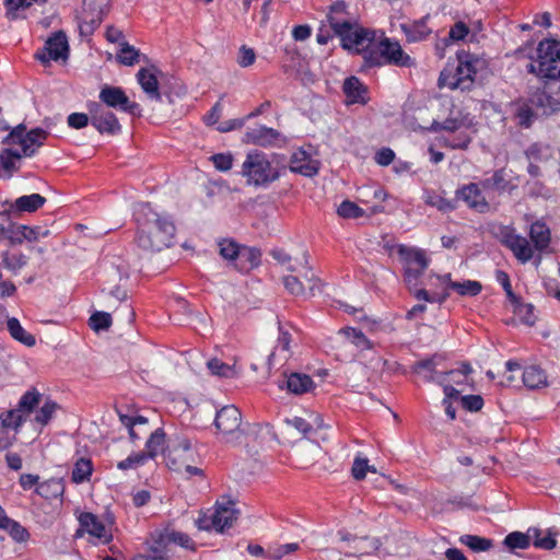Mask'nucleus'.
Returning a JSON list of instances; mask_svg holds the SVG:
<instances>
[{"label": "nucleus", "mask_w": 560, "mask_h": 560, "mask_svg": "<svg viewBox=\"0 0 560 560\" xmlns=\"http://www.w3.org/2000/svg\"><path fill=\"white\" fill-rule=\"evenodd\" d=\"M137 223L136 243L145 252H161L171 247L176 226L171 217L158 213L150 203H143L135 213Z\"/></svg>", "instance_id": "f257e3e1"}, {"label": "nucleus", "mask_w": 560, "mask_h": 560, "mask_svg": "<svg viewBox=\"0 0 560 560\" xmlns=\"http://www.w3.org/2000/svg\"><path fill=\"white\" fill-rule=\"evenodd\" d=\"M560 42L544 39L538 44L537 58L526 66L527 72L535 74L541 82L542 92L552 108V114L560 110Z\"/></svg>", "instance_id": "f03ea898"}, {"label": "nucleus", "mask_w": 560, "mask_h": 560, "mask_svg": "<svg viewBox=\"0 0 560 560\" xmlns=\"http://www.w3.org/2000/svg\"><path fill=\"white\" fill-rule=\"evenodd\" d=\"M385 65L411 68L416 66V61L404 51L397 40L384 36L381 40L375 42L371 51H368L365 63L361 65L360 70L366 71Z\"/></svg>", "instance_id": "7ed1b4c3"}, {"label": "nucleus", "mask_w": 560, "mask_h": 560, "mask_svg": "<svg viewBox=\"0 0 560 560\" xmlns=\"http://www.w3.org/2000/svg\"><path fill=\"white\" fill-rule=\"evenodd\" d=\"M513 119L521 128H530L539 116L552 115L548 97L540 88L529 92L527 97H520L511 104Z\"/></svg>", "instance_id": "20e7f679"}, {"label": "nucleus", "mask_w": 560, "mask_h": 560, "mask_svg": "<svg viewBox=\"0 0 560 560\" xmlns=\"http://www.w3.org/2000/svg\"><path fill=\"white\" fill-rule=\"evenodd\" d=\"M339 30L335 36L340 38V46L351 55L362 56L363 62L368 51H371L376 42V33L372 28L363 27L357 21L351 24H337Z\"/></svg>", "instance_id": "39448f33"}, {"label": "nucleus", "mask_w": 560, "mask_h": 560, "mask_svg": "<svg viewBox=\"0 0 560 560\" xmlns=\"http://www.w3.org/2000/svg\"><path fill=\"white\" fill-rule=\"evenodd\" d=\"M242 174L247 177L249 184L255 186H267L280 176L278 168L271 165L267 155L257 150L246 155L242 165Z\"/></svg>", "instance_id": "423d86ee"}, {"label": "nucleus", "mask_w": 560, "mask_h": 560, "mask_svg": "<svg viewBox=\"0 0 560 560\" xmlns=\"http://www.w3.org/2000/svg\"><path fill=\"white\" fill-rule=\"evenodd\" d=\"M241 425L242 413L235 406H224L217 411L214 427L225 443H241Z\"/></svg>", "instance_id": "0eeeda50"}, {"label": "nucleus", "mask_w": 560, "mask_h": 560, "mask_svg": "<svg viewBox=\"0 0 560 560\" xmlns=\"http://www.w3.org/2000/svg\"><path fill=\"white\" fill-rule=\"evenodd\" d=\"M398 254L405 260V282L411 287L417 285L419 278L423 275L429 265V259L422 249L407 248L400 245Z\"/></svg>", "instance_id": "6e6552de"}, {"label": "nucleus", "mask_w": 560, "mask_h": 560, "mask_svg": "<svg viewBox=\"0 0 560 560\" xmlns=\"http://www.w3.org/2000/svg\"><path fill=\"white\" fill-rule=\"evenodd\" d=\"M98 98L107 107L121 110L131 115L132 117L142 116V109L140 105L130 101L120 86L105 85L102 88Z\"/></svg>", "instance_id": "1a4fd4ad"}, {"label": "nucleus", "mask_w": 560, "mask_h": 560, "mask_svg": "<svg viewBox=\"0 0 560 560\" xmlns=\"http://www.w3.org/2000/svg\"><path fill=\"white\" fill-rule=\"evenodd\" d=\"M91 125L100 132L107 135H117L121 131V126L116 115L105 108L102 104L93 102L89 104Z\"/></svg>", "instance_id": "9d476101"}, {"label": "nucleus", "mask_w": 560, "mask_h": 560, "mask_svg": "<svg viewBox=\"0 0 560 560\" xmlns=\"http://www.w3.org/2000/svg\"><path fill=\"white\" fill-rule=\"evenodd\" d=\"M69 56V44L66 33L58 31L54 33L45 43L42 51L36 52L35 57L42 63L48 65L50 60L58 61L67 59Z\"/></svg>", "instance_id": "9b49d317"}, {"label": "nucleus", "mask_w": 560, "mask_h": 560, "mask_svg": "<svg viewBox=\"0 0 560 560\" xmlns=\"http://www.w3.org/2000/svg\"><path fill=\"white\" fill-rule=\"evenodd\" d=\"M79 524L80 528L77 529L75 537H81L84 533H88L102 540L103 544H109L113 539L112 534H107L105 525L91 512H82L79 516Z\"/></svg>", "instance_id": "f8f14e48"}, {"label": "nucleus", "mask_w": 560, "mask_h": 560, "mask_svg": "<svg viewBox=\"0 0 560 560\" xmlns=\"http://www.w3.org/2000/svg\"><path fill=\"white\" fill-rule=\"evenodd\" d=\"M456 199H460L466 202L468 208L479 212L486 213L489 211L490 206L481 192L478 184L469 183L457 188L455 191Z\"/></svg>", "instance_id": "ddd939ff"}, {"label": "nucleus", "mask_w": 560, "mask_h": 560, "mask_svg": "<svg viewBox=\"0 0 560 560\" xmlns=\"http://www.w3.org/2000/svg\"><path fill=\"white\" fill-rule=\"evenodd\" d=\"M319 161L312 158V154L299 148L290 158V171L306 177H313L318 174Z\"/></svg>", "instance_id": "4468645a"}, {"label": "nucleus", "mask_w": 560, "mask_h": 560, "mask_svg": "<svg viewBox=\"0 0 560 560\" xmlns=\"http://www.w3.org/2000/svg\"><path fill=\"white\" fill-rule=\"evenodd\" d=\"M466 68L457 61V66L453 69L450 66L444 68L439 77L438 84L440 88L447 86L451 90L470 91L469 80L466 78Z\"/></svg>", "instance_id": "2eb2a0df"}, {"label": "nucleus", "mask_w": 560, "mask_h": 560, "mask_svg": "<svg viewBox=\"0 0 560 560\" xmlns=\"http://www.w3.org/2000/svg\"><path fill=\"white\" fill-rule=\"evenodd\" d=\"M315 384L313 378L304 373H283L282 378L278 381L280 389H287L288 393L293 395H303L311 392Z\"/></svg>", "instance_id": "dca6fc26"}, {"label": "nucleus", "mask_w": 560, "mask_h": 560, "mask_svg": "<svg viewBox=\"0 0 560 560\" xmlns=\"http://www.w3.org/2000/svg\"><path fill=\"white\" fill-rule=\"evenodd\" d=\"M8 238L12 244H22L24 241L34 242L39 237H47L50 232L40 226H27L11 223L7 230Z\"/></svg>", "instance_id": "f3484780"}, {"label": "nucleus", "mask_w": 560, "mask_h": 560, "mask_svg": "<svg viewBox=\"0 0 560 560\" xmlns=\"http://www.w3.org/2000/svg\"><path fill=\"white\" fill-rule=\"evenodd\" d=\"M234 505L235 503L232 500H228L225 503H217V509L212 514V525L218 533H223L226 528L232 527L237 520L240 511Z\"/></svg>", "instance_id": "a211bd4d"}, {"label": "nucleus", "mask_w": 560, "mask_h": 560, "mask_svg": "<svg viewBox=\"0 0 560 560\" xmlns=\"http://www.w3.org/2000/svg\"><path fill=\"white\" fill-rule=\"evenodd\" d=\"M280 138V132L273 128L266 126H258L257 128L248 129L244 133L243 142L259 147L273 145Z\"/></svg>", "instance_id": "6ab92c4d"}, {"label": "nucleus", "mask_w": 560, "mask_h": 560, "mask_svg": "<svg viewBox=\"0 0 560 560\" xmlns=\"http://www.w3.org/2000/svg\"><path fill=\"white\" fill-rule=\"evenodd\" d=\"M161 73L154 65L150 68H141L137 73V80L143 92L155 101H161L162 95L159 90L158 74Z\"/></svg>", "instance_id": "aec40b11"}, {"label": "nucleus", "mask_w": 560, "mask_h": 560, "mask_svg": "<svg viewBox=\"0 0 560 560\" xmlns=\"http://www.w3.org/2000/svg\"><path fill=\"white\" fill-rule=\"evenodd\" d=\"M342 91L347 97L348 104L365 105L370 100L368 86L364 85L360 79L354 75H351L345 80Z\"/></svg>", "instance_id": "412c9836"}, {"label": "nucleus", "mask_w": 560, "mask_h": 560, "mask_svg": "<svg viewBox=\"0 0 560 560\" xmlns=\"http://www.w3.org/2000/svg\"><path fill=\"white\" fill-rule=\"evenodd\" d=\"M457 61H460V65H463L466 68V78L469 80V89H472L474 82L477 78V74L486 69L487 61L483 58H480L469 51H466L464 49L458 50L456 52Z\"/></svg>", "instance_id": "4be33fe9"}, {"label": "nucleus", "mask_w": 560, "mask_h": 560, "mask_svg": "<svg viewBox=\"0 0 560 560\" xmlns=\"http://www.w3.org/2000/svg\"><path fill=\"white\" fill-rule=\"evenodd\" d=\"M108 5V0H83V10L85 18L91 15L90 21H84V25L89 28L90 32H93L96 27H98L103 21V18L106 13V8Z\"/></svg>", "instance_id": "5701e85b"}, {"label": "nucleus", "mask_w": 560, "mask_h": 560, "mask_svg": "<svg viewBox=\"0 0 560 560\" xmlns=\"http://www.w3.org/2000/svg\"><path fill=\"white\" fill-rule=\"evenodd\" d=\"M261 262V250L257 247L242 246L237 260L234 262L235 269L240 272H248L257 268Z\"/></svg>", "instance_id": "b1692460"}, {"label": "nucleus", "mask_w": 560, "mask_h": 560, "mask_svg": "<svg viewBox=\"0 0 560 560\" xmlns=\"http://www.w3.org/2000/svg\"><path fill=\"white\" fill-rule=\"evenodd\" d=\"M347 7L348 5L343 0H338L329 7V11L327 13V22L329 23L334 35H336L339 30L337 24H351L353 22L347 19Z\"/></svg>", "instance_id": "393cba45"}, {"label": "nucleus", "mask_w": 560, "mask_h": 560, "mask_svg": "<svg viewBox=\"0 0 560 560\" xmlns=\"http://www.w3.org/2000/svg\"><path fill=\"white\" fill-rule=\"evenodd\" d=\"M529 237L534 243V247L539 252H544L550 244V229L546 223L536 221L530 225Z\"/></svg>", "instance_id": "a878e982"}, {"label": "nucleus", "mask_w": 560, "mask_h": 560, "mask_svg": "<svg viewBox=\"0 0 560 560\" xmlns=\"http://www.w3.org/2000/svg\"><path fill=\"white\" fill-rule=\"evenodd\" d=\"M524 385L529 389L542 388L548 385L546 372L538 365H529L522 374Z\"/></svg>", "instance_id": "bb28decb"}, {"label": "nucleus", "mask_w": 560, "mask_h": 560, "mask_svg": "<svg viewBox=\"0 0 560 560\" xmlns=\"http://www.w3.org/2000/svg\"><path fill=\"white\" fill-rule=\"evenodd\" d=\"M49 136V132L42 128H34L26 131L25 144H23L22 153L25 156H33L37 149L44 144V141Z\"/></svg>", "instance_id": "cd10ccee"}, {"label": "nucleus", "mask_w": 560, "mask_h": 560, "mask_svg": "<svg viewBox=\"0 0 560 560\" xmlns=\"http://www.w3.org/2000/svg\"><path fill=\"white\" fill-rule=\"evenodd\" d=\"M46 202V198L39 194L24 195L15 199L12 208L18 212H35Z\"/></svg>", "instance_id": "c85d7f7f"}, {"label": "nucleus", "mask_w": 560, "mask_h": 560, "mask_svg": "<svg viewBox=\"0 0 560 560\" xmlns=\"http://www.w3.org/2000/svg\"><path fill=\"white\" fill-rule=\"evenodd\" d=\"M423 200L425 205L436 208L439 211L447 213L457 208V199H446L434 190H424Z\"/></svg>", "instance_id": "c756f323"}, {"label": "nucleus", "mask_w": 560, "mask_h": 560, "mask_svg": "<svg viewBox=\"0 0 560 560\" xmlns=\"http://www.w3.org/2000/svg\"><path fill=\"white\" fill-rule=\"evenodd\" d=\"M35 492L46 500H55L62 497L65 492V483L62 479L51 478L39 483Z\"/></svg>", "instance_id": "7c9ffc66"}, {"label": "nucleus", "mask_w": 560, "mask_h": 560, "mask_svg": "<svg viewBox=\"0 0 560 560\" xmlns=\"http://www.w3.org/2000/svg\"><path fill=\"white\" fill-rule=\"evenodd\" d=\"M22 154L18 150L14 149H3L0 154V177L10 178L14 172L19 170V166L15 165L16 160H21Z\"/></svg>", "instance_id": "2f4dec72"}, {"label": "nucleus", "mask_w": 560, "mask_h": 560, "mask_svg": "<svg viewBox=\"0 0 560 560\" xmlns=\"http://www.w3.org/2000/svg\"><path fill=\"white\" fill-rule=\"evenodd\" d=\"M152 545L149 548L150 557L152 560H167V546L170 542L166 539L164 530H156L152 535Z\"/></svg>", "instance_id": "473e14b6"}, {"label": "nucleus", "mask_w": 560, "mask_h": 560, "mask_svg": "<svg viewBox=\"0 0 560 560\" xmlns=\"http://www.w3.org/2000/svg\"><path fill=\"white\" fill-rule=\"evenodd\" d=\"M42 397L43 395L35 387H32L22 395L16 407L26 418L38 407Z\"/></svg>", "instance_id": "72a5a7b5"}, {"label": "nucleus", "mask_w": 560, "mask_h": 560, "mask_svg": "<svg viewBox=\"0 0 560 560\" xmlns=\"http://www.w3.org/2000/svg\"><path fill=\"white\" fill-rule=\"evenodd\" d=\"M165 445V432L162 428H158L154 432L151 433L150 438L145 443V451L143 454L148 459H153L156 457L160 451L164 452Z\"/></svg>", "instance_id": "f704fd0d"}, {"label": "nucleus", "mask_w": 560, "mask_h": 560, "mask_svg": "<svg viewBox=\"0 0 560 560\" xmlns=\"http://www.w3.org/2000/svg\"><path fill=\"white\" fill-rule=\"evenodd\" d=\"M93 472V463L91 458L80 457L75 460L72 472L71 480L74 483H83L90 480V477Z\"/></svg>", "instance_id": "c9c22d12"}, {"label": "nucleus", "mask_w": 560, "mask_h": 560, "mask_svg": "<svg viewBox=\"0 0 560 560\" xmlns=\"http://www.w3.org/2000/svg\"><path fill=\"white\" fill-rule=\"evenodd\" d=\"M402 31L406 35V38L409 43H416L425 39L430 33L431 30L428 27L425 21L419 20L413 22L411 25H402Z\"/></svg>", "instance_id": "e433bc0d"}, {"label": "nucleus", "mask_w": 560, "mask_h": 560, "mask_svg": "<svg viewBox=\"0 0 560 560\" xmlns=\"http://www.w3.org/2000/svg\"><path fill=\"white\" fill-rule=\"evenodd\" d=\"M10 335L21 343L32 347L36 343V339L32 334H28L20 324L19 319L11 317L7 322Z\"/></svg>", "instance_id": "4c0bfd02"}, {"label": "nucleus", "mask_w": 560, "mask_h": 560, "mask_svg": "<svg viewBox=\"0 0 560 560\" xmlns=\"http://www.w3.org/2000/svg\"><path fill=\"white\" fill-rule=\"evenodd\" d=\"M24 422L25 417L18 407L0 413V428L3 430L12 429L19 431Z\"/></svg>", "instance_id": "58836bf2"}, {"label": "nucleus", "mask_w": 560, "mask_h": 560, "mask_svg": "<svg viewBox=\"0 0 560 560\" xmlns=\"http://www.w3.org/2000/svg\"><path fill=\"white\" fill-rule=\"evenodd\" d=\"M516 257L518 261L522 264H525L533 258L534 252L528 243V241L518 235L517 241H514L509 247H508Z\"/></svg>", "instance_id": "ea45409f"}, {"label": "nucleus", "mask_w": 560, "mask_h": 560, "mask_svg": "<svg viewBox=\"0 0 560 560\" xmlns=\"http://www.w3.org/2000/svg\"><path fill=\"white\" fill-rule=\"evenodd\" d=\"M448 289L457 292L462 296H476L481 292L482 285L476 280H465L463 282L450 281Z\"/></svg>", "instance_id": "a19ab883"}, {"label": "nucleus", "mask_w": 560, "mask_h": 560, "mask_svg": "<svg viewBox=\"0 0 560 560\" xmlns=\"http://www.w3.org/2000/svg\"><path fill=\"white\" fill-rule=\"evenodd\" d=\"M27 260L28 258L24 254H11L9 252H3L1 254L0 266L13 273H18V271L27 264Z\"/></svg>", "instance_id": "79ce46f5"}, {"label": "nucleus", "mask_w": 560, "mask_h": 560, "mask_svg": "<svg viewBox=\"0 0 560 560\" xmlns=\"http://www.w3.org/2000/svg\"><path fill=\"white\" fill-rule=\"evenodd\" d=\"M140 51L127 42L120 44V49L116 55V59L124 66H133L139 62Z\"/></svg>", "instance_id": "37998d69"}, {"label": "nucleus", "mask_w": 560, "mask_h": 560, "mask_svg": "<svg viewBox=\"0 0 560 560\" xmlns=\"http://www.w3.org/2000/svg\"><path fill=\"white\" fill-rule=\"evenodd\" d=\"M503 544L511 551L515 549L524 550L530 546V537L528 534L512 532L505 536Z\"/></svg>", "instance_id": "c03bdc74"}, {"label": "nucleus", "mask_w": 560, "mask_h": 560, "mask_svg": "<svg viewBox=\"0 0 560 560\" xmlns=\"http://www.w3.org/2000/svg\"><path fill=\"white\" fill-rule=\"evenodd\" d=\"M459 541L475 552L487 551L493 546L492 539L477 535H463Z\"/></svg>", "instance_id": "a18cd8bd"}, {"label": "nucleus", "mask_w": 560, "mask_h": 560, "mask_svg": "<svg viewBox=\"0 0 560 560\" xmlns=\"http://www.w3.org/2000/svg\"><path fill=\"white\" fill-rule=\"evenodd\" d=\"M163 530H164V533L166 535V539L170 544H175V545H178L183 548L190 549V550L195 549V542L187 534L177 532L170 527H166Z\"/></svg>", "instance_id": "49530a36"}, {"label": "nucleus", "mask_w": 560, "mask_h": 560, "mask_svg": "<svg viewBox=\"0 0 560 560\" xmlns=\"http://www.w3.org/2000/svg\"><path fill=\"white\" fill-rule=\"evenodd\" d=\"M60 408V406L51 400L47 399L44 405L39 408L35 416V422L39 423L40 425H47L50 420L52 419L55 412Z\"/></svg>", "instance_id": "de8ad7c7"}, {"label": "nucleus", "mask_w": 560, "mask_h": 560, "mask_svg": "<svg viewBox=\"0 0 560 560\" xmlns=\"http://www.w3.org/2000/svg\"><path fill=\"white\" fill-rule=\"evenodd\" d=\"M2 529L7 530L10 537L16 542H25L30 539L28 530L15 520L9 518L5 527Z\"/></svg>", "instance_id": "09e8293b"}, {"label": "nucleus", "mask_w": 560, "mask_h": 560, "mask_svg": "<svg viewBox=\"0 0 560 560\" xmlns=\"http://www.w3.org/2000/svg\"><path fill=\"white\" fill-rule=\"evenodd\" d=\"M337 213L343 219H359L364 215V210L353 201L343 200L338 207Z\"/></svg>", "instance_id": "8fccbe9b"}, {"label": "nucleus", "mask_w": 560, "mask_h": 560, "mask_svg": "<svg viewBox=\"0 0 560 560\" xmlns=\"http://www.w3.org/2000/svg\"><path fill=\"white\" fill-rule=\"evenodd\" d=\"M89 326L94 331L107 330L112 326V316L106 312H95L89 319Z\"/></svg>", "instance_id": "3c124183"}, {"label": "nucleus", "mask_w": 560, "mask_h": 560, "mask_svg": "<svg viewBox=\"0 0 560 560\" xmlns=\"http://www.w3.org/2000/svg\"><path fill=\"white\" fill-rule=\"evenodd\" d=\"M109 281H121L129 278V266L121 259H117V264L113 262L110 268L107 270Z\"/></svg>", "instance_id": "603ef678"}, {"label": "nucleus", "mask_w": 560, "mask_h": 560, "mask_svg": "<svg viewBox=\"0 0 560 560\" xmlns=\"http://www.w3.org/2000/svg\"><path fill=\"white\" fill-rule=\"evenodd\" d=\"M219 247H220V255L223 258L229 259L233 262H236L241 247H242L241 245H238L236 242H234L232 240H223L222 242L219 243Z\"/></svg>", "instance_id": "864d4df0"}, {"label": "nucleus", "mask_w": 560, "mask_h": 560, "mask_svg": "<svg viewBox=\"0 0 560 560\" xmlns=\"http://www.w3.org/2000/svg\"><path fill=\"white\" fill-rule=\"evenodd\" d=\"M534 305L529 303H522L521 305L516 306L513 311L514 314L517 315L521 319V322L527 326H533L536 323V315L534 314Z\"/></svg>", "instance_id": "5fc2aeb1"}, {"label": "nucleus", "mask_w": 560, "mask_h": 560, "mask_svg": "<svg viewBox=\"0 0 560 560\" xmlns=\"http://www.w3.org/2000/svg\"><path fill=\"white\" fill-rule=\"evenodd\" d=\"M283 284L285 289L293 295H307L306 287L304 282L296 276H287L283 278Z\"/></svg>", "instance_id": "6e6d98bb"}, {"label": "nucleus", "mask_w": 560, "mask_h": 560, "mask_svg": "<svg viewBox=\"0 0 560 560\" xmlns=\"http://www.w3.org/2000/svg\"><path fill=\"white\" fill-rule=\"evenodd\" d=\"M492 184L494 185V190L498 192L511 191L515 188L506 178L504 168H499L493 172Z\"/></svg>", "instance_id": "4d7b16f0"}, {"label": "nucleus", "mask_w": 560, "mask_h": 560, "mask_svg": "<svg viewBox=\"0 0 560 560\" xmlns=\"http://www.w3.org/2000/svg\"><path fill=\"white\" fill-rule=\"evenodd\" d=\"M299 548L300 546L296 542L283 544L273 549H269L266 557L269 560H281L284 556L296 551Z\"/></svg>", "instance_id": "13d9d810"}, {"label": "nucleus", "mask_w": 560, "mask_h": 560, "mask_svg": "<svg viewBox=\"0 0 560 560\" xmlns=\"http://www.w3.org/2000/svg\"><path fill=\"white\" fill-rule=\"evenodd\" d=\"M207 365L211 374L217 376L231 377L234 374L233 369L229 364L222 362L219 359L209 360Z\"/></svg>", "instance_id": "bf43d9fd"}, {"label": "nucleus", "mask_w": 560, "mask_h": 560, "mask_svg": "<svg viewBox=\"0 0 560 560\" xmlns=\"http://www.w3.org/2000/svg\"><path fill=\"white\" fill-rule=\"evenodd\" d=\"M147 460L148 458L143 454V452L133 453L129 455L126 459L118 462L117 468L120 470H128L144 465Z\"/></svg>", "instance_id": "052dcab7"}, {"label": "nucleus", "mask_w": 560, "mask_h": 560, "mask_svg": "<svg viewBox=\"0 0 560 560\" xmlns=\"http://www.w3.org/2000/svg\"><path fill=\"white\" fill-rule=\"evenodd\" d=\"M495 237L506 248L514 242L517 241L518 235L515 234V230L509 225H499L498 231L494 233Z\"/></svg>", "instance_id": "680f3d73"}, {"label": "nucleus", "mask_w": 560, "mask_h": 560, "mask_svg": "<svg viewBox=\"0 0 560 560\" xmlns=\"http://www.w3.org/2000/svg\"><path fill=\"white\" fill-rule=\"evenodd\" d=\"M460 404L465 410L477 412L483 407V398L480 395H466L460 397Z\"/></svg>", "instance_id": "e2e57ef3"}, {"label": "nucleus", "mask_w": 560, "mask_h": 560, "mask_svg": "<svg viewBox=\"0 0 560 560\" xmlns=\"http://www.w3.org/2000/svg\"><path fill=\"white\" fill-rule=\"evenodd\" d=\"M264 430L268 431V425H262L261 423H247L245 428H241L243 431L242 436L244 435L249 441H258L260 434Z\"/></svg>", "instance_id": "0e129e2a"}, {"label": "nucleus", "mask_w": 560, "mask_h": 560, "mask_svg": "<svg viewBox=\"0 0 560 560\" xmlns=\"http://www.w3.org/2000/svg\"><path fill=\"white\" fill-rule=\"evenodd\" d=\"M210 160L212 161L214 167L221 172L231 170L233 164V156L230 153H217L213 154Z\"/></svg>", "instance_id": "69168bd1"}, {"label": "nucleus", "mask_w": 560, "mask_h": 560, "mask_svg": "<svg viewBox=\"0 0 560 560\" xmlns=\"http://www.w3.org/2000/svg\"><path fill=\"white\" fill-rule=\"evenodd\" d=\"M370 469L369 460L366 458L355 457L352 465V476L355 480H363Z\"/></svg>", "instance_id": "338daca9"}, {"label": "nucleus", "mask_w": 560, "mask_h": 560, "mask_svg": "<svg viewBox=\"0 0 560 560\" xmlns=\"http://www.w3.org/2000/svg\"><path fill=\"white\" fill-rule=\"evenodd\" d=\"M26 127L23 124H20L15 128L11 130V132L7 136L5 142L10 144H19L21 149H23V144H25V136Z\"/></svg>", "instance_id": "774afa93"}]
</instances>
